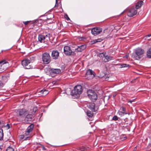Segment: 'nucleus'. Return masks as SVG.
I'll return each instance as SVG.
<instances>
[{
  "label": "nucleus",
  "mask_w": 151,
  "mask_h": 151,
  "mask_svg": "<svg viewBox=\"0 0 151 151\" xmlns=\"http://www.w3.org/2000/svg\"><path fill=\"white\" fill-rule=\"evenodd\" d=\"M144 50L141 48H138L136 49L133 55V58L135 60H138L143 56Z\"/></svg>",
  "instance_id": "nucleus-1"
},
{
  "label": "nucleus",
  "mask_w": 151,
  "mask_h": 151,
  "mask_svg": "<svg viewBox=\"0 0 151 151\" xmlns=\"http://www.w3.org/2000/svg\"><path fill=\"white\" fill-rule=\"evenodd\" d=\"M82 86L80 85H78L75 87L74 89L71 91V94L78 97L82 93Z\"/></svg>",
  "instance_id": "nucleus-2"
},
{
  "label": "nucleus",
  "mask_w": 151,
  "mask_h": 151,
  "mask_svg": "<svg viewBox=\"0 0 151 151\" xmlns=\"http://www.w3.org/2000/svg\"><path fill=\"white\" fill-rule=\"evenodd\" d=\"M37 110V107H35L30 110V113L31 114H29L28 113V114L26 115L24 118V121L26 123H29V122L31 121L33 115L35 114Z\"/></svg>",
  "instance_id": "nucleus-3"
},
{
  "label": "nucleus",
  "mask_w": 151,
  "mask_h": 151,
  "mask_svg": "<svg viewBox=\"0 0 151 151\" xmlns=\"http://www.w3.org/2000/svg\"><path fill=\"white\" fill-rule=\"evenodd\" d=\"M99 56L102 57L101 60L102 62L106 63L113 59V57L108 56L106 52L100 53L99 54Z\"/></svg>",
  "instance_id": "nucleus-4"
},
{
  "label": "nucleus",
  "mask_w": 151,
  "mask_h": 151,
  "mask_svg": "<svg viewBox=\"0 0 151 151\" xmlns=\"http://www.w3.org/2000/svg\"><path fill=\"white\" fill-rule=\"evenodd\" d=\"M21 63L22 65L26 69H32L33 68L30 60L28 59H24L22 61Z\"/></svg>",
  "instance_id": "nucleus-5"
},
{
  "label": "nucleus",
  "mask_w": 151,
  "mask_h": 151,
  "mask_svg": "<svg viewBox=\"0 0 151 151\" xmlns=\"http://www.w3.org/2000/svg\"><path fill=\"white\" fill-rule=\"evenodd\" d=\"M42 61L45 64H48L51 61L50 56L47 52H45L42 55Z\"/></svg>",
  "instance_id": "nucleus-6"
},
{
  "label": "nucleus",
  "mask_w": 151,
  "mask_h": 151,
  "mask_svg": "<svg viewBox=\"0 0 151 151\" xmlns=\"http://www.w3.org/2000/svg\"><path fill=\"white\" fill-rule=\"evenodd\" d=\"M88 96L91 100L97 99V95L96 92L91 90H88L87 91Z\"/></svg>",
  "instance_id": "nucleus-7"
},
{
  "label": "nucleus",
  "mask_w": 151,
  "mask_h": 151,
  "mask_svg": "<svg viewBox=\"0 0 151 151\" xmlns=\"http://www.w3.org/2000/svg\"><path fill=\"white\" fill-rule=\"evenodd\" d=\"M33 127L34 125L33 124H31L28 127L27 129V130L25 131V133H24V135L28 136L25 137L24 139V140H27L28 138L30 136L31 134Z\"/></svg>",
  "instance_id": "nucleus-8"
},
{
  "label": "nucleus",
  "mask_w": 151,
  "mask_h": 151,
  "mask_svg": "<svg viewBox=\"0 0 151 151\" xmlns=\"http://www.w3.org/2000/svg\"><path fill=\"white\" fill-rule=\"evenodd\" d=\"M137 9H136L134 7L131 8L128 10L127 15L129 17H132L136 15L137 13Z\"/></svg>",
  "instance_id": "nucleus-9"
},
{
  "label": "nucleus",
  "mask_w": 151,
  "mask_h": 151,
  "mask_svg": "<svg viewBox=\"0 0 151 151\" xmlns=\"http://www.w3.org/2000/svg\"><path fill=\"white\" fill-rule=\"evenodd\" d=\"M64 52L66 55L69 56L74 54V52L72 51L70 47L65 46L64 48Z\"/></svg>",
  "instance_id": "nucleus-10"
},
{
  "label": "nucleus",
  "mask_w": 151,
  "mask_h": 151,
  "mask_svg": "<svg viewBox=\"0 0 151 151\" xmlns=\"http://www.w3.org/2000/svg\"><path fill=\"white\" fill-rule=\"evenodd\" d=\"M18 114V116L21 118H24L28 114V111L24 109H22L19 110Z\"/></svg>",
  "instance_id": "nucleus-11"
},
{
  "label": "nucleus",
  "mask_w": 151,
  "mask_h": 151,
  "mask_svg": "<svg viewBox=\"0 0 151 151\" xmlns=\"http://www.w3.org/2000/svg\"><path fill=\"white\" fill-rule=\"evenodd\" d=\"M88 107L89 109L93 112L97 111L98 109V106L96 105L93 102L89 103Z\"/></svg>",
  "instance_id": "nucleus-12"
},
{
  "label": "nucleus",
  "mask_w": 151,
  "mask_h": 151,
  "mask_svg": "<svg viewBox=\"0 0 151 151\" xmlns=\"http://www.w3.org/2000/svg\"><path fill=\"white\" fill-rule=\"evenodd\" d=\"M101 31V29L100 27L94 28L91 30V33L94 35H96L100 34Z\"/></svg>",
  "instance_id": "nucleus-13"
},
{
  "label": "nucleus",
  "mask_w": 151,
  "mask_h": 151,
  "mask_svg": "<svg viewBox=\"0 0 151 151\" xmlns=\"http://www.w3.org/2000/svg\"><path fill=\"white\" fill-rule=\"evenodd\" d=\"M94 73L92 70L89 69L87 71L86 75L88 77H90L89 79H91L94 77Z\"/></svg>",
  "instance_id": "nucleus-14"
},
{
  "label": "nucleus",
  "mask_w": 151,
  "mask_h": 151,
  "mask_svg": "<svg viewBox=\"0 0 151 151\" xmlns=\"http://www.w3.org/2000/svg\"><path fill=\"white\" fill-rule=\"evenodd\" d=\"M59 52L57 50H54L52 52L51 56L53 59H57L59 56Z\"/></svg>",
  "instance_id": "nucleus-15"
},
{
  "label": "nucleus",
  "mask_w": 151,
  "mask_h": 151,
  "mask_svg": "<svg viewBox=\"0 0 151 151\" xmlns=\"http://www.w3.org/2000/svg\"><path fill=\"white\" fill-rule=\"evenodd\" d=\"M86 48V45H85L78 46L76 48H75V51L77 52H81L85 49Z\"/></svg>",
  "instance_id": "nucleus-16"
},
{
  "label": "nucleus",
  "mask_w": 151,
  "mask_h": 151,
  "mask_svg": "<svg viewBox=\"0 0 151 151\" xmlns=\"http://www.w3.org/2000/svg\"><path fill=\"white\" fill-rule=\"evenodd\" d=\"M8 63L5 60H2L0 62V71H2L5 69V64Z\"/></svg>",
  "instance_id": "nucleus-17"
},
{
  "label": "nucleus",
  "mask_w": 151,
  "mask_h": 151,
  "mask_svg": "<svg viewBox=\"0 0 151 151\" xmlns=\"http://www.w3.org/2000/svg\"><path fill=\"white\" fill-rule=\"evenodd\" d=\"M49 93V92L48 91L44 89L41 90L40 91H37V93H39V95H43V96L46 95Z\"/></svg>",
  "instance_id": "nucleus-18"
},
{
  "label": "nucleus",
  "mask_w": 151,
  "mask_h": 151,
  "mask_svg": "<svg viewBox=\"0 0 151 151\" xmlns=\"http://www.w3.org/2000/svg\"><path fill=\"white\" fill-rule=\"evenodd\" d=\"M143 4V2L142 1H138L136 4L135 8L136 9H138L140 8L142 5Z\"/></svg>",
  "instance_id": "nucleus-19"
},
{
  "label": "nucleus",
  "mask_w": 151,
  "mask_h": 151,
  "mask_svg": "<svg viewBox=\"0 0 151 151\" xmlns=\"http://www.w3.org/2000/svg\"><path fill=\"white\" fill-rule=\"evenodd\" d=\"M45 39V37L41 35H40L38 36V40L40 42L42 43Z\"/></svg>",
  "instance_id": "nucleus-20"
},
{
  "label": "nucleus",
  "mask_w": 151,
  "mask_h": 151,
  "mask_svg": "<svg viewBox=\"0 0 151 151\" xmlns=\"http://www.w3.org/2000/svg\"><path fill=\"white\" fill-rule=\"evenodd\" d=\"M52 71L53 73H55V74H58L61 72V70L60 69H52Z\"/></svg>",
  "instance_id": "nucleus-21"
},
{
  "label": "nucleus",
  "mask_w": 151,
  "mask_h": 151,
  "mask_svg": "<svg viewBox=\"0 0 151 151\" xmlns=\"http://www.w3.org/2000/svg\"><path fill=\"white\" fill-rule=\"evenodd\" d=\"M88 147H86L84 146H82L81 147H78L77 149L78 150H80L81 151H86L87 150Z\"/></svg>",
  "instance_id": "nucleus-22"
},
{
  "label": "nucleus",
  "mask_w": 151,
  "mask_h": 151,
  "mask_svg": "<svg viewBox=\"0 0 151 151\" xmlns=\"http://www.w3.org/2000/svg\"><path fill=\"white\" fill-rule=\"evenodd\" d=\"M122 111L123 112H122L121 111H120L119 112V114H127V113L126 112V109L124 107H122L121 108Z\"/></svg>",
  "instance_id": "nucleus-23"
},
{
  "label": "nucleus",
  "mask_w": 151,
  "mask_h": 151,
  "mask_svg": "<svg viewBox=\"0 0 151 151\" xmlns=\"http://www.w3.org/2000/svg\"><path fill=\"white\" fill-rule=\"evenodd\" d=\"M147 55L148 58H151V47L147 51Z\"/></svg>",
  "instance_id": "nucleus-24"
},
{
  "label": "nucleus",
  "mask_w": 151,
  "mask_h": 151,
  "mask_svg": "<svg viewBox=\"0 0 151 151\" xmlns=\"http://www.w3.org/2000/svg\"><path fill=\"white\" fill-rule=\"evenodd\" d=\"M3 130L0 129V140L3 139Z\"/></svg>",
  "instance_id": "nucleus-25"
},
{
  "label": "nucleus",
  "mask_w": 151,
  "mask_h": 151,
  "mask_svg": "<svg viewBox=\"0 0 151 151\" xmlns=\"http://www.w3.org/2000/svg\"><path fill=\"white\" fill-rule=\"evenodd\" d=\"M87 115L90 118H91L93 116V113L89 111H88L87 112Z\"/></svg>",
  "instance_id": "nucleus-26"
},
{
  "label": "nucleus",
  "mask_w": 151,
  "mask_h": 151,
  "mask_svg": "<svg viewBox=\"0 0 151 151\" xmlns=\"http://www.w3.org/2000/svg\"><path fill=\"white\" fill-rule=\"evenodd\" d=\"M120 67L121 68H125V67H129L130 66V65L128 64H120Z\"/></svg>",
  "instance_id": "nucleus-27"
},
{
  "label": "nucleus",
  "mask_w": 151,
  "mask_h": 151,
  "mask_svg": "<svg viewBox=\"0 0 151 151\" xmlns=\"http://www.w3.org/2000/svg\"><path fill=\"white\" fill-rule=\"evenodd\" d=\"M6 151H14V150L12 147H9L7 148Z\"/></svg>",
  "instance_id": "nucleus-28"
},
{
  "label": "nucleus",
  "mask_w": 151,
  "mask_h": 151,
  "mask_svg": "<svg viewBox=\"0 0 151 151\" xmlns=\"http://www.w3.org/2000/svg\"><path fill=\"white\" fill-rule=\"evenodd\" d=\"M51 36V35L50 33H48L45 35V37H48V39H49L50 38Z\"/></svg>",
  "instance_id": "nucleus-29"
},
{
  "label": "nucleus",
  "mask_w": 151,
  "mask_h": 151,
  "mask_svg": "<svg viewBox=\"0 0 151 151\" xmlns=\"http://www.w3.org/2000/svg\"><path fill=\"white\" fill-rule=\"evenodd\" d=\"M118 117L116 116H114L112 118V120L114 121H116L118 120Z\"/></svg>",
  "instance_id": "nucleus-30"
},
{
  "label": "nucleus",
  "mask_w": 151,
  "mask_h": 151,
  "mask_svg": "<svg viewBox=\"0 0 151 151\" xmlns=\"http://www.w3.org/2000/svg\"><path fill=\"white\" fill-rule=\"evenodd\" d=\"M102 39H99L97 40H96L94 41V43H96V42H100L102 41Z\"/></svg>",
  "instance_id": "nucleus-31"
},
{
  "label": "nucleus",
  "mask_w": 151,
  "mask_h": 151,
  "mask_svg": "<svg viewBox=\"0 0 151 151\" xmlns=\"http://www.w3.org/2000/svg\"><path fill=\"white\" fill-rule=\"evenodd\" d=\"M85 39V38L83 37H81L78 38L79 40L80 41L84 40Z\"/></svg>",
  "instance_id": "nucleus-32"
},
{
  "label": "nucleus",
  "mask_w": 151,
  "mask_h": 151,
  "mask_svg": "<svg viewBox=\"0 0 151 151\" xmlns=\"http://www.w3.org/2000/svg\"><path fill=\"white\" fill-rule=\"evenodd\" d=\"M25 136H26L25 135H24V133L23 135H21L19 136V138L21 139H23L24 138Z\"/></svg>",
  "instance_id": "nucleus-33"
},
{
  "label": "nucleus",
  "mask_w": 151,
  "mask_h": 151,
  "mask_svg": "<svg viewBox=\"0 0 151 151\" xmlns=\"http://www.w3.org/2000/svg\"><path fill=\"white\" fill-rule=\"evenodd\" d=\"M124 11L123 12H122V13H121V14L120 15H117V16H114V18H118L119 17L120 15L124 13Z\"/></svg>",
  "instance_id": "nucleus-34"
},
{
  "label": "nucleus",
  "mask_w": 151,
  "mask_h": 151,
  "mask_svg": "<svg viewBox=\"0 0 151 151\" xmlns=\"http://www.w3.org/2000/svg\"><path fill=\"white\" fill-rule=\"evenodd\" d=\"M4 84L1 81H0V88L4 86Z\"/></svg>",
  "instance_id": "nucleus-35"
},
{
  "label": "nucleus",
  "mask_w": 151,
  "mask_h": 151,
  "mask_svg": "<svg viewBox=\"0 0 151 151\" xmlns=\"http://www.w3.org/2000/svg\"><path fill=\"white\" fill-rule=\"evenodd\" d=\"M40 147H42V150H46L45 148L43 145H42L41 144H40Z\"/></svg>",
  "instance_id": "nucleus-36"
},
{
  "label": "nucleus",
  "mask_w": 151,
  "mask_h": 151,
  "mask_svg": "<svg viewBox=\"0 0 151 151\" xmlns=\"http://www.w3.org/2000/svg\"><path fill=\"white\" fill-rule=\"evenodd\" d=\"M30 22V21L23 22V23L25 25H26L28 24Z\"/></svg>",
  "instance_id": "nucleus-37"
},
{
  "label": "nucleus",
  "mask_w": 151,
  "mask_h": 151,
  "mask_svg": "<svg viewBox=\"0 0 151 151\" xmlns=\"http://www.w3.org/2000/svg\"><path fill=\"white\" fill-rule=\"evenodd\" d=\"M71 46L72 47L76 48L77 47V46L75 44H72Z\"/></svg>",
  "instance_id": "nucleus-38"
},
{
  "label": "nucleus",
  "mask_w": 151,
  "mask_h": 151,
  "mask_svg": "<svg viewBox=\"0 0 151 151\" xmlns=\"http://www.w3.org/2000/svg\"><path fill=\"white\" fill-rule=\"evenodd\" d=\"M3 80H5L4 82L5 83H6L7 81V78L6 77H3Z\"/></svg>",
  "instance_id": "nucleus-39"
},
{
  "label": "nucleus",
  "mask_w": 151,
  "mask_h": 151,
  "mask_svg": "<svg viewBox=\"0 0 151 151\" xmlns=\"http://www.w3.org/2000/svg\"><path fill=\"white\" fill-rule=\"evenodd\" d=\"M65 18H66L67 17V18H66V19L68 21V20H70V19L68 17V16L67 15H65Z\"/></svg>",
  "instance_id": "nucleus-40"
},
{
  "label": "nucleus",
  "mask_w": 151,
  "mask_h": 151,
  "mask_svg": "<svg viewBox=\"0 0 151 151\" xmlns=\"http://www.w3.org/2000/svg\"><path fill=\"white\" fill-rule=\"evenodd\" d=\"M128 101V103H129V102H130V103H132V102L133 101Z\"/></svg>",
  "instance_id": "nucleus-41"
},
{
  "label": "nucleus",
  "mask_w": 151,
  "mask_h": 151,
  "mask_svg": "<svg viewBox=\"0 0 151 151\" xmlns=\"http://www.w3.org/2000/svg\"><path fill=\"white\" fill-rule=\"evenodd\" d=\"M7 127H8V129H9V124H7L6 125Z\"/></svg>",
  "instance_id": "nucleus-42"
},
{
  "label": "nucleus",
  "mask_w": 151,
  "mask_h": 151,
  "mask_svg": "<svg viewBox=\"0 0 151 151\" xmlns=\"http://www.w3.org/2000/svg\"><path fill=\"white\" fill-rule=\"evenodd\" d=\"M151 36V35H147L146 37H150Z\"/></svg>",
  "instance_id": "nucleus-43"
},
{
  "label": "nucleus",
  "mask_w": 151,
  "mask_h": 151,
  "mask_svg": "<svg viewBox=\"0 0 151 151\" xmlns=\"http://www.w3.org/2000/svg\"><path fill=\"white\" fill-rule=\"evenodd\" d=\"M55 83V81H53L52 82V83L54 84Z\"/></svg>",
  "instance_id": "nucleus-44"
},
{
  "label": "nucleus",
  "mask_w": 151,
  "mask_h": 151,
  "mask_svg": "<svg viewBox=\"0 0 151 151\" xmlns=\"http://www.w3.org/2000/svg\"><path fill=\"white\" fill-rule=\"evenodd\" d=\"M123 21V22H124L125 21H124V20H123V21Z\"/></svg>",
  "instance_id": "nucleus-45"
}]
</instances>
